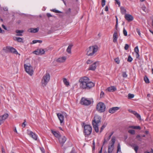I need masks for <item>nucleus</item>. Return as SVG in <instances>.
<instances>
[{"label":"nucleus","instance_id":"62","mask_svg":"<svg viewBox=\"0 0 153 153\" xmlns=\"http://www.w3.org/2000/svg\"><path fill=\"white\" fill-rule=\"evenodd\" d=\"M136 56L137 58H138L139 57V53H136Z\"/></svg>","mask_w":153,"mask_h":153},{"label":"nucleus","instance_id":"49","mask_svg":"<svg viewBox=\"0 0 153 153\" xmlns=\"http://www.w3.org/2000/svg\"><path fill=\"white\" fill-rule=\"evenodd\" d=\"M105 0H102V7H103L105 4Z\"/></svg>","mask_w":153,"mask_h":153},{"label":"nucleus","instance_id":"21","mask_svg":"<svg viewBox=\"0 0 153 153\" xmlns=\"http://www.w3.org/2000/svg\"><path fill=\"white\" fill-rule=\"evenodd\" d=\"M52 132L55 136L58 139L61 136V135L59 132H57L56 131H52Z\"/></svg>","mask_w":153,"mask_h":153},{"label":"nucleus","instance_id":"59","mask_svg":"<svg viewBox=\"0 0 153 153\" xmlns=\"http://www.w3.org/2000/svg\"><path fill=\"white\" fill-rule=\"evenodd\" d=\"M129 128L133 129H135V126H129Z\"/></svg>","mask_w":153,"mask_h":153},{"label":"nucleus","instance_id":"38","mask_svg":"<svg viewBox=\"0 0 153 153\" xmlns=\"http://www.w3.org/2000/svg\"><path fill=\"white\" fill-rule=\"evenodd\" d=\"M134 97V95L133 94H129L128 95V99H130L133 98Z\"/></svg>","mask_w":153,"mask_h":153},{"label":"nucleus","instance_id":"50","mask_svg":"<svg viewBox=\"0 0 153 153\" xmlns=\"http://www.w3.org/2000/svg\"><path fill=\"white\" fill-rule=\"evenodd\" d=\"M114 0L115 1L116 4H117L119 5V7L120 6V1H119V0Z\"/></svg>","mask_w":153,"mask_h":153},{"label":"nucleus","instance_id":"33","mask_svg":"<svg viewBox=\"0 0 153 153\" xmlns=\"http://www.w3.org/2000/svg\"><path fill=\"white\" fill-rule=\"evenodd\" d=\"M144 80L146 83H149V80L148 78L146 76H145L144 78Z\"/></svg>","mask_w":153,"mask_h":153},{"label":"nucleus","instance_id":"9","mask_svg":"<svg viewBox=\"0 0 153 153\" xmlns=\"http://www.w3.org/2000/svg\"><path fill=\"white\" fill-rule=\"evenodd\" d=\"M80 103L82 105L88 106L91 104V101L88 100L87 98H85L84 97H82L81 99Z\"/></svg>","mask_w":153,"mask_h":153},{"label":"nucleus","instance_id":"24","mask_svg":"<svg viewBox=\"0 0 153 153\" xmlns=\"http://www.w3.org/2000/svg\"><path fill=\"white\" fill-rule=\"evenodd\" d=\"M73 45H69L66 51L68 53H71V49Z\"/></svg>","mask_w":153,"mask_h":153},{"label":"nucleus","instance_id":"31","mask_svg":"<svg viewBox=\"0 0 153 153\" xmlns=\"http://www.w3.org/2000/svg\"><path fill=\"white\" fill-rule=\"evenodd\" d=\"M115 17L116 18V24L115 26V28L116 30L115 31H117V26H118V19H117V16H115Z\"/></svg>","mask_w":153,"mask_h":153},{"label":"nucleus","instance_id":"52","mask_svg":"<svg viewBox=\"0 0 153 153\" xmlns=\"http://www.w3.org/2000/svg\"><path fill=\"white\" fill-rule=\"evenodd\" d=\"M113 133H114L113 132H112L111 133V134L109 136V137L107 139V140H109L110 139L111 136L113 134Z\"/></svg>","mask_w":153,"mask_h":153},{"label":"nucleus","instance_id":"51","mask_svg":"<svg viewBox=\"0 0 153 153\" xmlns=\"http://www.w3.org/2000/svg\"><path fill=\"white\" fill-rule=\"evenodd\" d=\"M136 31L138 33V34L140 36L141 35V33H140V29L138 28L136 29Z\"/></svg>","mask_w":153,"mask_h":153},{"label":"nucleus","instance_id":"3","mask_svg":"<svg viewBox=\"0 0 153 153\" xmlns=\"http://www.w3.org/2000/svg\"><path fill=\"white\" fill-rule=\"evenodd\" d=\"M98 49V47L97 45L90 46L86 50V54L88 56H92L97 51Z\"/></svg>","mask_w":153,"mask_h":153},{"label":"nucleus","instance_id":"46","mask_svg":"<svg viewBox=\"0 0 153 153\" xmlns=\"http://www.w3.org/2000/svg\"><path fill=\"white\" fill-rule=\"evenodd\" d=\"M129 47V46L128 44H126L125 45V46L124 47V49L125 50H127L128 49Z\"/></svg>","mask_w":153,"mask_h":153},{"label":"nucleus","instance_id":"56","mask_svg":"<svg viewBox=\"0 0 153 153\" xmlns=\"http://www.w3.org/2000/svg\"><path fill=\"white\" fill-rule=\"evenodd\" d=\"M92 61L90 60H88L87 61L86 63L87 64H90L92 62Z\"/></svg>","mask_w":153,"mask_h":153},{"label":"nucleus","instance_id":"4","mask_svg":"<svg viewBox=\"0 0 153 153\" xmlns=\"http://www.w3.org/2000/svg\"><path fill=\"white\" fill-rule=\"evenodd\" d=\"M50 75L49 73H47L42 78L41 83L43 86H45L50 80Z\"/></svg>","mask_w":153,"mask_h":153},{"label":"nucleus","instance_id":"54","mask_svg":"<svg viewBox=\"0 0 153 153\" xmlns=\"http://www.w3.org/2000/svg\"><path fill=\"white\" fill-rule=\"evenodd\" d=\"M141 129V128L139 126H135L134 129L140 130Z\"/></svg>","mask_w":153,"mask_h":153},{"label":"nucleus","instance_id":"45","mask_svg":"<svg viewBox=\"0 0 153 153\" xmlns=\"http://www.w3.org/2000/svg\"><path fill=\"white\" fill-rule=\"evenodd\" d=\"M115 61L117 64H119L120 62V61L118 58H117L114 59Z\"/></svg>","mask_w":153,"mask_h":153},{"label":"nucleus","instance_id":"10","mask_svg":"<svg viewBox=\"0 0 153 153\" xmlns=\"http://www.w3.org/2000/svg\"><path fill=\"white\" fill-rule=\"evenodd\" d=\"M44 50L42 48H38L33 52V53L36 55H42L44 54Z\"/></svg>","mask_w":153,"mask_h":153},{"label":"nucleus","instance_id":"25","mask_svg":"<svg viewBox=\"0 0 153 153\" xmlns=\"http://www.w3.org/2000/svg\"><path fill=\"white\" fill-rule=\"evenodd\" d=\"M15 39L14 38V39L15 40L17 41L18 42H23V39L20 37H15Z\"/></svg>","mask_w":153,"mask_h":153},{"label":"nucleus","instance_id":"18","mask_svg":"<svg viewBox=\"0 0 153 153\" xmlns=\"http://www.w3.org/2000/svg\"><path fill=\"white\" fill-rule=\"evenodd\" d=\"M39 30V28L38 27L36 28H30L28 29V31L31 33H36Z\"/></svg>","mask_w":153,"mask_h":153},{"label":"nucleus","instance_id":"58","mask_svg":"<svg viewBox=\"0 0 153 153\" xmlns=\"http://www.w3.org/2000/svg\"><path fill=\"white\" fill-rule=\"evenodd\" d=\"M2 27L5 30H7V28L6 27V26L4 25H2Z\"/></svg>","mask_w":153,"mask_h":153},{"label":"nucleus","instance_id":"5","mask_svg":"<svg viewBox=\"0 0 153 153\" xmlns=\"http://www.w3.org/2000/svg\"><path fill=\"white\" fill-rule=\"evenodd\" d=\"M24 66L26 72L30 76H32L33 73V67L31 66L30 64H29V65L25 64Z\"/></svg>","mask_w":153,"mask_h":153},{"label":"nucleus","instance_id":"39","mask_svg":"<svg viewBox=\"0 0 153 153\" xmlns=\"http://www.w3.org/2000/svg\"><path fill=\"white\" fill-rule=\"evenodd\" d=\"M122 76L124 78H126L127 77V75L126 73L125 72H122Z\"/></svg>","mask_w":153,"mask_h":153},{"label":"nucleus","instance_id":"29","mask_svg":"<svg viewBox=\"0 0 153 153\" xmlns=\"http://www.w3.org/2000/svg\"><path fill=\"white\" fill-rule=\"evenodd\" d=\"M51 11H52L53 12L58 13H62V12L61 11L56 10V9H53L51 10Z\"/></svg>","mask_w":153,"mask_h":153},{"label":"nucleus","instance_id":"19","mask_svg":"<svg viewBox=\"0 0 153 153\" xmlns=\"http://www.w3.org/2000/svg\"><path fill=\"white\" fill-rule=\"evenodd\" d=\"M66 58L65 56H62L58 58L56 60V62H63L65 61Z\"/></svg>","mask_w":153,"mask_h":153},{"label":"nucleus","instance_id":"11","mask_svg":"<svg viewBox=\"0 0 153 153\" xmlns=\"http://www.w3.org/2000/svg\"><path fill=\"white\" fill-rule=\"evenodd\" d=\"M27 134L34 140H37V137L36 135L33 132L27 130Z\"/></svg>","mask_w":153,"mask_h":153},{"label":"nucleus","instance_id":"42","mask_svg":"<svg viewBox=\"0 0 153 153\" xmlns=\"http://www.w3.org/2000/svg\"><path fill=\"white\" fill-rule=\"evenodd\" d=\"M134 51L136 53H139V49L138 46H137L135 47L134 49Z\"/></svg>","mask_w":153,"mask_h":153},{"label":"nucleus","instance_id":"41","mask_svg":"<svg viewBox=\"0 0 153 153\" xmlns=\"http://www.w3.org/2000/svg\"><path fill=\"white\" fill-rule=\"evenodd\" d=\"M121 152L120 146L119 143L118 144L117 153H118V152Z\"/></svg>","mask_w":153,"mask_h":153},{"label":"nucleus","instance_id":"1","mask_svg":"<svg viewBox=\"0 0 153 153\" xmlns=\"http://www.w3.org/2000/svg\"><path fill=\"white\" fill-rule=\"evenodd\" d=\"M80 88L82 89L89 90L94 86V84L90 81L89 78L86 76L79 79Z\"/></svg>","mask_w":153,"mask_h":153},{"label":"nucleus","instance_id":"22","mask_svg":"<svg viewBox=\"0 0 153 153\" xmlns=\"http://www.w3.org/2000/svg\"><path fill=\"white\" fill-rule=\"evenodd\" d=\"M107 90L109 92H114L116 90V88L114 86H112L108 87Z\"/></svg>","mask_w":153,"mask_h":153},{"label":"nucleus","instance_id":"43","mask_svg":"<svg viewBox=\"0 0 153 153\" xmlns=\"http://www.w3.org/2000/svg\"><path fill=\"white\" fill-rule=\"evenodd\" d=\"M123 33L124 35L125 36H126L127 35V31L124 28L123 29Z\"/></svg>","mask_w":153,"mask_h":153},{"label":"nucleus","instance_id":"28","mask_svg":"<svg viewBox=\"0 0 153 153\" xmlns=\"http://www.w3.org/2000/svg\"><path fill=\"white\" fill-rule=\"evenodd\" d=\"M141 9L145 13H147L148 12L147 9L144 5L142 6Z\"/></svg>","mask_w":153,"mask_h":153},{"label":"nucleus","instance_id":"36","mask_svg":"<svg viewBox=\"0 0 153 153\" xmlns=\"http://www.w3.org/2000/svg\"><path fill=\"white\" fill-rule=\"evenodd\" d=\"M128 132L129 133L132 135L135 134V131L134 130H130L128 131Z\"/></svg>","mask_w":153,"mask_h":153},{"label":"nucleus","instance_id":"20","mask_svg":"<svg viewBox=\"0 0 153 153\" xmlns=\"http://www.w3.org/2000/svg\"><path fill=\"white\" fill-rule=\"evenodd\" d=\"M117 31H115L113 35V41L114 42H117Z\"/></svg>","mask_w":153,"mask_h":153},{"label":"nucleus","instance_id":"6","mask_svg":"<svg viewBox=\"0 0 153 153\" xmlns=\"http://www.w3.org/2000/svg\"><path fill=\"white\" fill-rule=\"evenodd\" d=\"M96 109L99 112H103L105 110V105L103 103L100 102L97 105Z\"/></svg>","mask_w":153,"mask_h":153},{"label":"nucleus","instance_id":"48","mask_svg":"<svg viewBox=\"0 0 153 153\" xmlns=\"http://www.w3.org/2000/svg\"><path fill=\"white\" fill-rule=\"evenodd\" d=\"M104 96V93L103 91H101L100 94V97L103 98Z\"/></svg>","mask_w":153,"mask_h":153},{"label":"nucleus","instance_id":"16","mask_svg":"<svg viewBox=\"0 0 153 153\" xmlns=\"http://www.w3.org/2000/svg\"><path fill=\"white\" fill-rule=\"evenodd\" d=\"M125 18L128 22L131 21L133 19V17L130 14H126Z\"/></svg>","mask_w":153,"mask_h":153},{"label":"nucleus","instance_id":"23","mask_svg":"<svg viewBox=\"0 0 153 153\" xmlns=\"http://www.w3.org/2000/svg\"><path fill=\"white\" fill-rule=\"evenodd\" d=\"M24 32V31L23 30H16V32L17 33V34H16V36H22V34L21 33H22Z\"/></svg>","mask_w":153,"mask_h":153},{"label":"nucleus","instance_id":"40","mask_svg":"<svg viewBox=\"0 0 153 153\" xmlns=\"http://www.w3.org/2000/svg\"><path fill=\"white\" fill-rule=\"evenodd\" d=\"M134 147V150H135V152L137 153V150L138 149V146H133Z\"/></svg>","mask_w":153,"mask_h":153},{"label":"nucleus","instance_id":"63","mask_svg":"<svg viewBox=\"0 0 153 153\" xmlns=\"http://www.w3.org/2000/svg\"><path fill=\"white\" fill-rule=\"evenodd\" d=\"M102 148H103V147H102V146L101 148V149H100V150L99 152V153H102Z\"/></svg>","mask_w":153,"mask_h":153},{"label":"nucleus","instance_id":"17","mask_svg":"<svg viewBox=\"0 0 153 153\" xmlns=\"http://www.w3.org/2000/svg\"><path fill=\"white\" fill-rule=\"evenodd\" d=\"M57 115L60 121V123H62L63 122L64 120V116L62 114L60 113H58Z\"/></svg>","mask_w":153,"mask_h":153},{"label":"nucleus","instance_id":"35","mask_svg":"<svg viewBox=\"0 0 153 153\" xmlns=\"http://www.w3.org/2000/svg\"><path fill=\"white\" fill-rule=\"evenodd\" d=\"M4 120L2 116H0V125L3 123H4Z\"/></svg>","mask_w":153,"mask_h":153},{"label":"nucleus","instance_id":"26","mask_svg":"<svg viewBox=\"0 0 153 153\" xmlns=\"http://www.w3.org/2000/svg\"><path fill=\"white\" fill-rule=\"evenodd\" d=\"M121 13L122 14H124L126 12V10L124 7H122L120 8Z\"/></svg>","mask_w":153,"mask_h":153},{"label":"nucleus","instance_id":"60","mask_svg":"<svg viewBox=\"0 0 153 153\" xmlns=\"http://www.w3.org/2000/svg\"><path fill=\"white\" fill-rule=\"evenodd\" d=\"M106 142H107V141H106V140L104 138V141L103 143V144H102V146L104 145L106 143Z\"/></svg>","mask_w":153,"mask_h":153},{"label":"nucleus","instance_id":"47","mask_svg":"<svg viewBox=\"0 0 153 153\" xmlns=\"http://www.w3.org/2000/svg\"><path fill=\"white\" fill-rule=\"evenodd\" d=\"M26 120L25 119L24 120V122L22 124V126L23 127H25L26 125Z\"/></svg>","mask_w":153,"mask_h":153},{"label":"nucleus","instance_id":"12","mask_svg":"<svg viewBox=\"0 0 153 153\" xmlns=\"http://www.w3.org/2000/svg\"><path fill=\"white\" fill-rule=\"evenodd\" d=\"M59 143L61 145V146H62L64 144L66 140V138L65 136H61L59 138Z\"/></svg>","mask_w":153,"mask_h":153},{"label":"nucleus","instance_id":"64","mask_svg":"<svg viewBox=\"0 0 153 153\" xmlns=\"http://www.w3.org/2000/svg\"><path fill=\"white\" fill-rule=\"evenodd\" d=\"M2 153H5V150L3 148H2Z\"/></svg>","mask_w":153,"mask_h":153},{"label":"nucleus","instance_id":"13","mask_svg":"<svg viewBox=\"0 0 153 153\" xmlns=\"http://www.w3.org/2000/svg\"><path fill=\"white\" fill-rule=\"evenodd\" d=\"M7 48L10 51V52L13 53H15L16 54H19H19L17 51L15 49L12 47H7Z\"/></svg>","mask_w":153,"mask_h":153},{"label":"nucleus","instance_id":"57","mask_svg":"<svg viewBox=\"0 0 153 153\" xmlns=\"http://www.w3.org/2000/svg\"><path fill=\"white\" fill-rule=\"evenodd\" d=\"M47 16L48 18L53 16L50 13H47Z\"/></svg>","mask_w":153,"mask_h":153},{"label":"nucleus","instance_id":"34","mask_svg":"<svg viewBox=\"0 0 153 153\" xmlns=\"http://www.w3.org/2000/svg\"><path fill=\"white\" fill-rule=\"evenodd\" d=\"M42 40H33V44H35L37 43V42H39L40 43H42Z\"/></svg>","mask_w":153,"mask_h":153},{"label":"nucleus","instance_id":"55","mask_svg":"<svg viewBox=\"0 0 153 153\" xmlns=\"http://www.w3.org/2000/svg\"><path fill=\"white\" fill-rule=\"evenodd\" d=\"M40 149L42 153H45V150L43 148H40Z\"/></svg>","mask_w":153,"mask_h":153},{"label":"nucleus","instance_id":"44","mask_svg":"<svg viewBox=\"0 0 153 153\" xmlns=\"http://www.w3.org/2000/svg\"><path fill=\"white\" fill-rule=\"evenodd\" d=\"M71 9L70 8H69L65 12V13L67 14H70L71 13Z\"/></svg>","mask_w":153,"mask_h":153},{"label":"nucleus","instance_id":"7","mask_svg":"<svg viewBox=\"0 0 153 153\" xmlns=\"http://www.w3.org/2000/svg\"><path fill=\"white\" fill-rule=\"evenodd\" d=\"M84 133L85 135H89L92 132V127L89 125H85L84 127Z\"/></svg>","mask_w":153,"mask_h":153},{"label":"nucleus","instance_id":"37","mask_svg":"<svg viewBox=\"0 0 153 153\" xmlns=\"http://www.w3.org/2000/svg\"><path fill=\"white\" fill-rule=\"evenodd\" d=\"M133 60L132 58L131 57L130 55L128 56L127 61L129 62H131Z\"/></svg>","mask_w":153,"mask_h":153},{"label":"nucleus","instance_id":"8","mask_svg":"<svg viewBox=\"0 0 153 153\" xmlns=\"http://www.w3.org/2000/svg\"><path fill=\"white\" fill-rule=\"evenodd\" d=\"M116 138L115 137L113 136L112 137L111 141L112 142L111 145V146H108V153H111L113 151L114 148V144L115 143Z\"/></svg>","mask_w":153,"mask_h":153},{"label":"nucleus","instance_id":"27","mask_svg":"<svg viewBox=\"0 0 153 153\" xmlns=\"http://www.w3.org/2000/svg\"><path fill=\"white\" fill-rule=\"evenodd\" d=\"M63 82L64 84L67 86L69 85V82L67 81V79L65 78H63Z\"/></svg>","mask_w":153,"mask_h":153},{"label":"nucleus","instance_id":"30","mask_svg":"<svg viewBox=\"0 0 153 153\" xmlns=\"http://www.w3.org/2000/svg\"><path fill=\"white\" fill-rule=\"evenodd\" d=\"M107 125V124L104 123L103 124V125L100 128V133H101L102 131H103V129L105 128V127Z\"/></svg>","mask_w":153,"mask_h":153},{"label":"nucleus","instance_id":"32","mask_svg":"<svg viewBox=\"0 0 153 153\" xmlns=\"http://www.w3.org/2000/svg\"><path fill=\"white\" fill-rule=\"evenodd\" d=\"M3 117V118L5 120L6 119L8 116V114L7 113H5L4 115L1 116Z\"/></svg>","mask_w":153,"mask_h":153},{"label":"nucleus","instance_id":"61","mask_svg":"<svg viewBox=\"0 0 153 153\" xmlns=\"http://www.w3.org/2000/svg\"><path fill=\"white\" fill-rule=\"evenodd\" d=\"M108 7L107 6H106L105 7V11H108Z\"/></svg>","mask_w":153,"mask_h":153},{"label":"nucleus","instance_id":"14","mask_svg":"<svg viewBox=\"0 0 153 153\" xmlns=\"http://www.w3.org/2000/svg\"><path fill=\"white\" fill-rule=\"evenodd\" d=\"M120 108L117 107H113L109 109V112L111 114H113L118 110Z\"/></svg>","mask_w":153,"mask_h":153},{"label":"nucleus","instance_id":"2","mask_svg":"<svg viewBox=\"0 0 153 153\" xmlns=\"http://www.w3.org/2000/svg\"><path fill=\"white\" fill-rule=\"evenodd\" d=\"M101 117L97 115L95 116L94 119L92 120V124L94 129L97 133L99 131V124L101 123Z\"/></svg>","mask_w":153,"mask_h":153},{"label":"nucleus","instance_id":"53","mask_svg":"<svg viewBox=\"0 0 153 153\" xmlns=\"http://www.w3.org/2000/svg\"><path fill=\"white\" fill-rule=\"evenodd\" d=\"M135 116L139 119H141V117L140 115L137 113V114H136Z\"/></svg>","mask_w":153,"mask_h":153},{"label":"nucleus","instance_id":"15","mask_svg":"<svg viewBox=\"0 0 153 153\" xmlns=\"http://www.w3.org/2000/svg\"><path fill=\"white\" fill-rule=\"evenodd\" d=\"M97 63H98V62H94L93 64L90 66L88 69L92 71L95 70L97 68L96 64Z\"/></svg>","mask_w":153,"mask_h":153}]
</instances>
